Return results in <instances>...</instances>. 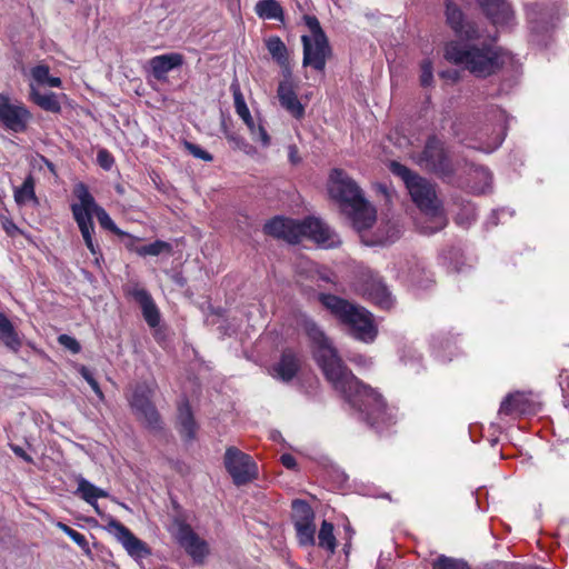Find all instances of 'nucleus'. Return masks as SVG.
<instances>
[{
	"label": "nucleus",
	"mask_w": 569,
	"mask_h": 569,
	"mask_svg": "<svg viewBox=\"0 0 569 569\" xmlns=\"http://www.w3.org/2000/svg\"><path fill=\"white\" fill-rule=\"evenodd\" d=\"M302 328L313 343V358L332 388L357 409L372 427L390 422L382 396L359 380L343 363L338 350L320 327L311 319H303Z\"/></svg>",
	"instance_id": "f257e3e1"
},
{
	"label": "nucleus",
	"mask_w": 569,
	"mask_h": 569,
	"mask_svg": "<svg viewBox=\"0 0 569 569\" xmlns=\"http://www.w3.org/2000/svg\"><path fill=\"white\" fill-rule=\"evenodd\" d=\"M302 328L313 343V358L332 388L357 409L372 427L390 422L382 396L359 380L343 363L338 350L320 327L311 319H303Z\"/></svg>",
	"instance_id": "f03ea898"
},
{
	"label": "nucleus",
	"mask_w": 569,
	"mask_h": 569,
	"mask_svg": "<svg viewBox=\"0 0 569 569\" xmlns=\"http://www.w3.org/2000/svg\"><path fill=\"white\" fill-rule=\"evenodd\" d=\"M328 192L339 202L358 231L370 228L377 218L376 209L365 199L357 182L343 170L332 169L328 179Z\"/></svg>",
	"instance_id": "7ed1b4c3"
},
{
	"label": "nucleus",
	"mask_w": 569,
	"mask_h": 569,
	"mask_svg": "<svg viewBox=\"0 0 569 569\" xmlns=\"http://www.w3.org/2000/svg\"><path fill=\"white\" fill-rule=\"evenodd\" d=\"M73 194L77 198V202L71 204L73 219L77 222L87 248L96 257V262L99 263V260L102 256L99 244L93 240V216L97 217L100 226L103 229L114 233H119V230L108 212L96 202L94 198L89 192V189L84 183H77L73 188Z\"/></svg>",
	"instance_id": "20e7f679"
},
{
	"label": "nucleus",
	"mask_w": 569,
	"mask_h": 569,
	"mask_svg": "<svg viewBox=\"0 0 569 569\" xmlns=\"http://www.w3.org/2000/svg\"><path fill=\"white\" fill-rule=\"evenodd\" d=\"M391 172L405 182L413 203L426 216L432 219L433 226L427 227L425 232L432 233L441 230L446 223V217L438 199L436 187L426 178L411 172L403 164L392 161L389 166Z\"/></svg>",
	"instance_id": "39448f33"
},
{
	"label": "nucleus",
	"mask_w": 569,
	"mask_h": 569,
	"mask_svg": "<svg viewBox=\"0 0 569 569\" xmlns=\"http://www.w3.org/2000/svg\"><path fill=\"white\" fill-rule=\"evenodd\" d=\"M263 230L267 234L297 243L302 237H308L325 248H335L341 243L339 236L325 222L316 218H308L302 222L291 219L273 218L268 221Z\"/></svg>",
	"instance_id": "423d86ee"
},
{
	"label": "nucleus",
	"mask_w": 569,
	"mask_h": 569,
	"mask_svg": "<svg viewBox=\"0 0 569 569\" xmlns=\"http://www.w3.org/2000/svg\"><path fill=\"white\" fill-rule=\"evenodd\" d=\"M319 300L335 318L348 328L349 333L355 339L365 343L375 341L378 328L372 315L363 307L328 293H320Z\"/></svg>",
	"instance_id": "0eeeda50"
},
{
	"label": "nucleus",
	"mask_w": 569,
	"mask_h": 569,
	"mask_svg": "<svg viewBox=\"0 0 569 569\" xmlns=\"http://www.w3.org/2000/svg\"><path fill=\"white\" fill-rule=\"evenodd\" d=\"M445 57L455 64H461L472 74L479 78L488 77L497 72L501 67L500 56L497 50L487 43L480 47L450 42L446 47Z\"/></svg>",
	"instance_id": "6e6552de"
},
{
	"label": "nucleus",
	"mask_w": 569,
	"mask_h": 569,
	"mask_svg": "<svg viewBox=\"0 0 569 569\" xmlns=\"http://www.w3.org/2000/svg\"><path fill=\"white\" fill-rule=\"evenodd\" d=\"M307 26L311 31V36H302L301 38L303 43V66H311L313 69L322 71L331 53L328 39L317 18L307 17Z\"/></svg>",
	"instance_id": "1a4fd4ad"
},
{
	"label": "nucleus",
	"mask_w": 569,
	"mask_h": 569,
	"mask_svg": "<svg viewBox=\"0 0 569 569\" xmlns=\"http://www.w3.org/2000/svg\"><path fill=\"white\" fill-rule=\"evenodd\" d=\"M31 112L21 101H13L8 94L0 93V124L12 132L20 133L28 129Z\"/></svg>",
	"instance_id": "9d476101"
},
{
	"label": "nucleus",
	"mask_w": 569,
	"mask_h": 569,
	"mask_svg": "<svg viewBox=\"0 0 569 569\" xmlns=\"http://www.w3.org/2000/svg\"><path fill=\"white\" fill-rule=\"evenodd\" d=\"M224 466L237 486L248 483L258 476L257 465L252 458L236 447L227 448Z\"/></svg>",
	"instance_id": "9b49d317"
},
{
	"label": "nucleus",
	"mask_w": 569,
	"mask_h": 569,
	"mask_svg": "<svg viewBox=\"0 0 569 569\" xmlns=\"http://www.w3.org/2000/svg\"><path fill=\"white\" fill-rule=\"evenodd\" d=\"M152 390L144 385L134 388L129 398L130 406L139 420L149 428L157 429L160 427V416L151 402Z\"/></svg>",
	"instance_id": "f8f14e48"
},
{
	"label": "nucleus",
	"mask_w": 569,
	"mask_h": 569,
	"mask_svg": "<svg viewBox=\"0 0 569 569\" xmlns=\"http://www.w3.org/2000/svg\"><path fill=\"white\" fill-rule=\"evenodd\" d=\"M419 164L427 170L443 176L452 172L451 162L443 149V144L436 138H430L427 141L419 158Z\"/></svg>",
	"instance_id": "ddd939ff"
},
{
	"label": "nucleus",
	"mask_w": 569,
	"mask_h": 569,
	"mask_svg": "<svg viewBox=\"0 0 569 569\" xmlns=\"http://www.w3.org/2000/svg\"><path fill=\"white\" fill-rule=\"evenodd\" d=\"M108 530L113 533L126 551L136 559L146 558L151 555L146 542L137 538L124 525L116 519L108 522Z\"/></svg>",
	"instance_id": "4468645a"
},
{
	"label": "nucleus",
	"mask_w": 569,
	"mask_h": 569,
	"mask_svg": "<svg viewBox=\"0 0 569 569\" xmlns=\"http://www.w3.org/2000/svg\"><path fill=\"white\" fill-rule=\"evenodd\" d=\"M177 539L194 561L202 562L209 552L207 542L187 523H179Z\"/></svg>",
	"instance_id": "2eb2a0df"
},
{
	"label": "nucleus",
	"mask_w": 569,
	"mask_h": 569,
	"mask_svg": "<svg viewBox=\"0 0 569 569\" xmlns=\"http://www.w3.org/2000/svg\"><path fill=\"white\" fill-rule=\"evenodd\" d=\"M127 292L140 305L146 322L151 328L158 327L160 323V312L151 295L138 283L129 287Z\"/></svg>",
	"instance_id": "dca6fc26"
},
{
	"label": "nucleus",
	"mask_w": 569,
	"mask_h": 569,
	"mask_svg": "<svg viewBox=\"0 0 569 569\" xmlns=\"http://www.w3.org/2000/svg\"><path fill=\"white\" fill-rule=\"evenodd\" d=\"M183 63L184 57L178 52L156 56L149 60L151 73L157 80H164L168 72L181 67Z\"/></svg>",
	"instance_id": "f3484780"
},
{
	"label": "nucleus",
	"mask_w": 569,
	"mask_h": 569,
	"mask_svg": "<svg viewBox=\"0 0 569 569\" xmlns=\"http://www.w3.org/2000/svg\"><path fill=\"white\" fill-rule=\"evenodd\" d=\"M300 358L292 349H284L280 360L272 367L273 376L282 381L292 380L300 369Z\"/></svg>",
	"instance_id": "a211bd4d"
},
{
	"label": "nucleus",
	"mask_w": 569,
	"mask_h": 569,
	"mask_svg": "<svg viewBox=\"0 0 569 569\" xmlns=\"http://www.w3.org/2000/svg\"><path fill=\"white\" fill-rule=\"evenodd\" d=\"M446 17L448 24L460 36L467 39L478 38V31L469 23H465L463 13L453 0L446 1Z\"/></svg>",
	"instance_id": "6ab92c4d"
},
{
	"label": "nucleus",
	"mask_w": 569,
	"mask_h": 569,
	"mask_svg": "<svg viewBox=\"0 0 569 569\" xmlns=\"http://www.w3.org/2000/svg\"><path fill=\"white\" fill-rule=\"evenodd\" d=\"M278 99L281 107L290 112L295 118L299 119L305 113V108L299 101L293 84L289 80L281 81L277 90Z\"/></svg>",
	"instance_id": "aec40b11"
},
{
	"label": "nucleus",
	"mask_w": 569,
	"mask_h": 569,
	"mask_svg": "<svg viewBox=\"0 0 569 569\" xmlns=\"http://www.w3.org/2000/svg\"><path fill=\"white\" fill-rule=\"evenodd\" d=\"M177 427L184 439L191 440L196 437L198 425L187 401H182L178 406Z\"/></svg>",
	"instance_id": "412c9836"
},
{
	"label": "nucleus",
	"mask_w": 569,
	"mask_h": 569,
	"mask_svg": "<svg viewBox=\"0 0 569 569\" xmlns=\"http://www.w3.org/2000/svg\"><path fill=\"white\" fill-rule=\"evenodd\" d=\"M365 293L382 309H389L392 306L390 292L379 278H371L366 283Z\"/></svg>",
	"instance_id": "4be33fe9"
},
{
	"label": "nucleus",
	"mask_w": 569,
	"mask_h": 569,
	"mask_svg": "<svg viewBox=\"0 0 569 569\" xmlns=\"http://www.w3.org/2000/svg\"><path fill=\"white\" fill-rule=\"evenodd\" d=\"M30 77L29 90H31V86L38 89L40 87L60 88L62 86L61 79L59 77L50 76V68L44 63H39L32 67L30 69Z\"/></svg>",
	"instance_id": "5701e85b"
},
{
	"label": "nucleus",
	"mask_w": 569,
	"mask_h": 569,
	"mask_svg": "<svg viewBox=\"0 0 569 569\" xmlns=\"http://www.w3.org/2000/svg\"><path fill=\"white\" fill-rule=\"evenodd\" d=\"M29 100L47 112H61L59 96L54 92L43 93L40 91V89L33 88V86H31V90H29Z\"/></svg>",
	"instance_id": "b1692460"
},
{
	"label": "nucleus",
	"mask_w": 569,
	"mask_h": 569,
	"mask_svg": "<svg viewBox=\"0 0 569 569\" xmlns=\"http://www.w3.org/2000/svg\"><path fill=\"white\" fill-rule=\"evenodd\" d=\"M0 341L11 351L18 352L22 340L9 318L0 312Z\"/></svg>",
	"instance_id": "393cba45"
},
{
	"label": "nucleus",
	"mask_w": 569,
	"mask_h": 569,
	"mask_svg": "<svg viewBox=\"0 0 569 569\" xmlns=\"http://www.w3.org/2000/svg\"><path fill=\"white\" fill-rule=\"evenodd\" d=\"M77 495H79L86 502L90 503L98 513L100 511L97 499L108 497V493L104 490L96 487L84 478H80L78 480Z\"/></svg>",
	"instance_id": "a878e982"
},
{
	"label": "nucleus",
	"mask_w": 569,
	"mask_h": 569,
	"mask_svg": "<svg viewBox=\"0 0 569 569\" xmlns=\"http://www.w3.org/2000/svg\"><path fill=\"white\" fill-rule=\"evenodd\" d=\"M266 47L271 54L272 59L279 66L287 68L289 64V54L286 44L279 37H270L266 40Z\"/></svg>",
	"instance_id": "bb28decb"
},
{
	"label": "nucleus",
	"mask_w": 569,
	"mask_h": 569,
	"mask_svg": "<svg viewBox=\"0 0 569 569\" xmlns=\"http://www.w3.org/2000/svg\"><path fill=\"white\" fill-rule=\"evenodd\" d=\"M14 200L19 206H24L29 202L39 204V200L34 192V179L29 174L21 187L14 190Z\"/></svg>",
	"instance_id": "cd10ccee"
},
{
	"label": "nucleus",
	"mask_w": 569,
	"mask_h": 569,
	"mask_svg": "<svg viewBox=\"0 0 569 569\" xmlns=\"http://www.w3.org/2000/svg\"><path fill=\"white\" fill-rule=\"evenodd\" d=\"M526 397L520 392H515L505 398L499 408V415L511 416L526 410Z\"/></svg>",
	"instance_id": "c85d7f7f"
},
{
	"label": "nucleus",
	"mask_w": 569,
	"mask_h": 569,
	"mask_svg": "<svg viewBox=\"0 0 569 569\" xmlns=\"http://www.w3.org/2000/svg\"><path fill=\"white\" fill-rule=\"evenodd\" d=\"M293 525L315 522V512L311 506L301 499H296L291 503Z\"/></svg>",
	"instance_id": "c756f323"
},
{
	"label": "nucleus",
	"mask_w": 569,
	"mask_h": 569,
	"mask_svg": "<svg viewBox=\"0 0 569 569\" xmlns=\"http://www.w3.org/2000/svg\"><path fill=\"white\" fill-rule=\"evenodd\" d=\"M256 13L262 19L282 20L283 11L276 0H261L257 2Z\"/></svg>",
	"instance_id": "7c9ffc66"
},
{
	"label": "nucleus",
	"mask_w": 569,
	"mask_h": 569,
	"mask_svg": "<svg viewBox=\"0 0 569 569\" xmlns=\"http://www.w3.org/2000/svg\"><path fill=\"white\" fill-rule=\"evenodd\" d=\"M318 545L320 548L328 550L333 553L337 547V540L333 535V525L327 520L321 522V527L318 533Z\"/></svg>",
	"instance_id": "2f4dec72"
},
{
	"label": "nucleus",
	"mask_w": 569,
	"mask_h": 569,
	"mask_svg": "<svg viewBox=\"0 0 569 569\" xmlns=\"http://www.w3.org/2000/svg\"><path fill=\"white\" fill-rule=\"evenodd\" d=\"M171 250V244L162 240H157L150 244L141 246L134 249V251L141 257L159 256L163 252L170 253Z\"/></svg>",
	"instance_id": "473e14b6"
},
{
	"label": "nucleus",
	"mask_w": 569,
	"mask_h": 569,
	"mask_svg": "<svg viewBox=\"0 0 569 569\" xmlns=\"http://www.w3.org/2000/svg\"><path fill=\"white\" fill-rule=\"evenodd\" d=\"M295 528H296L297 537H298L300 545H302V546L315 545V533H316L315 522L295 525Z\"/></svg>",
	"instance_id": "72a5a7b5"
},
{
	"label": "nucleus",
	"mask_w": 569,
	"mask_h": 569,
	"mask_svg": "<svg viewBox=\"0 0 569 569\" xmlns=\"http://www.w3.org/2000/svg\"><path fill=\"white\" fill-rule=\"evenodd\" d=\"M432 569H469L467 562L440 556L432 565Z\"/></svg>",
	"instance_id": "f704fd0d"
},
{
	"label": "nucleus",
	"mask_w": 569,
	"mask_h": 569,
	"mask_svg": "<svg viewBox=\"0 0 569 569\" xmlns=\"http://www.w3.org/2000/svg\"><path fill=\"white\" fill-rule=\"evenodd\" d=\"M231 91H232V94H233V100H234V109H236V112L239 117L241 116H244V117H249V108L247 107V103L244 101V98H243V94L240 90V87L239 84H231Z\"/></svg>",
	"instance_id": "c9c22d12"
},
{
	"label": "nucleus",
	"mask_w": 569,
	"mask_h": 569,
	"mask_svg": "<svg viewBox=\"0 0 569 569\" xmlns=\"http://www.w3.org/2000/svg\"><path fill=\"white\" fill-rule=\"evenodd\" d=\"M184 149L192 154L194 158L201 159L206 162H211L213 157L208 151L203 150L200 146L194 144L190 141H183Z\"/></svg>",
	"instance_id": "e433bc0d"
},
{
	"label": "nucleus",
	"mask_w": 569,
	"mask_h": 569,
	"mask_svg": "<svg viewBox=\"0 0 569 569\" xmlns=\"http://www.w3.org/2000/svg\"><path fill=\"white\" fill-rule=\"evenodd\" d=\"M420 83L423 87H428L432 83L433 74H432V64L429 60H423L420 64Z\"/></svg>",
	"instance_id": "4c0bfd02"
},
{
	"label": "nucleus",
	"mask_w": 569,
	"mask_h": 569,
	"mask_svg": "<svg viewBox=\"0 0 569 569\" xmlns=\"http://www.w3.org/2000/svg\"><path fill=\"white\" fill-rule=\"evenodd\" d=\"M58 341L61 346H63L74 355L79 353L81 350V346L78 342V340L69 335H60L58 337Z\"/></svg>",
	"instance_id": "58836bf2"
},
{
	"label": "nucleus",
	"mask_w": 569,
	"mask_h": 569,
	"mask_svg": "<svg viewBox=\"0 0 569 569\" xmlns=\"http://www.w3.org/2000/svg\"><path fill=\"white\" fill-rule=\"evenodd\" d=\"M250 133H251L252 140H254L257 142H260L263 147L269 146L270 137L267 133V131L263 128V126H261L260 123H258V124L256 123L254 124V132H250Z\"/></svg>",
	"instance_id": "ea45409f"
},
{
	"label": "nucleus",
	"mask_w": 569,
	"mask_h": 569,
	"mask_svg": "<svg viewBox=\"0 0 569 569\" xmlns=\"http://www.w3.org/2000/svg\"><path fill=\"white\" fill-rule=\"evenodd\" d=\"M0 222H1L3 230L6 231V233L9 237L14 238L18 234H22V231L17 227V224L11 219H9L4 216H1Z\"/></svg>",
	"instance_id": "a19ab883"
},
{
	"label": "nucleus",
	"mask_w": 569,
	"mask_h": 569,
	"mask_svg": "<svg viewBox=\"0 0 569 569\" xmlns=\"http://www.w3.org/2000/svg\"><path fill=\"white\" fill-rule=\"evenodd\" d=\"M80 373L81 376L84 378V380L90 385V387L92 388V390L94 391V393L100 398V399H103V392L102 390L100 389L99 387V383L97 382V380L93 378V376L91 375V372L86 368V367H82L80 369Z\"/></svg>",
	"instance_id": "79ce46f5"
},
{
	"label": "nucleus",
	"mask_w": 569,
	"mask_h": 569,
	"mask_svg": "<svg viewBox=\"0 0 569 569\" xmlns=\"http://www.w3.org/2000/svg\"><path fill=\"white\" fill-rule=\"evenodd\" d=\"M316 280L318 282L336 284L337 283V276L331 270L322 268V269L317 270V272H316Z\"/></svg>",
	"instance_id": "37998d69"
},
{
	"label": "nucleus",
	"mask_w": 569,
	"mask_h": 569,
	"mask_svg": "<svg viewBox=\"0 0 569 569\" xmlns=\"http://www.w3.org/2000/svg\"><path fill=\"white\" fill-rule=\"evenodd\" d=\"M349 360L358 367L370 368L372 366V359L365 355H353Z\"/></svg>",
	"instance_id": "c03bdc74"
},
{
	"label": "nucleus",
	"mask_w": 569,
	"mask_h": 569,
	"mask_svg": "<svg viewBox=\"0 0 569 569\" xmlns=\"http://www.w3.org/2000/svg\"><path fill=\"white\" fill-rule=\"evenodd\" d=\"M81 549L89 551V543L86 539V537L73 529L71 531V535L69 536Z\"/></svg>",
	"instance_id": "a18cd8bd"
},
{
	"label": "nucleus",
	"mask_w": 569,
	"mask_h": 569,
	"mask_svg": "<svg viewBox=\"0 0 569 569\" xmlns=\"http://www.w3.org/2000/svg\"><path fill=\"white\" fill-rule=\"evenodd\" d=\"M399 236V229L393 224L392 227H390L388 229V232L385 237H380L377 242L378 243H387V242H391L393 241L395 239H397Z\"/></svg>",
	"instance_id": "49530a36"
},
{
	"label": "nucleus",
	"mask_w": 569,
	"mask_h": 569,
	"mask_svg": "<svg viewBox=\"0 0 569 569\" xmlns=\"http://www.w3.org/2000/svg\"><path fill=\"white\" fill-rule=\"evenodd\" d=\"M280 461L287 469H296L297 467V460L290 453H283L280 458Z\"/></svg>",
	"instance_id": "de8ad7c7"
},
{
	"label": "nucleus",
	"mask_w": 569,
	"mask_h": 569,
	"mask_svg": "<svg viewBox=\"0 0 569 569\" xmlns=\"http://www.w3.org/2000/svg\"><path fill=\"white\" fill-rule=\"evenodd\" d=\"M98 160L101 167H103L104 169H109L111 167L112 161L110 160L109 153L107 151H100L98 153Z\"/></svg>",
	"instance_id": "09e8293b"
},
{
	"label": "nucleus",
	"mask_w": 569,
	"mask_h": 569,
	"mask_svg": "<svg viewBox=\"0 0 569 569\" xmlns=\"http://www.w3.org/2000/svg\"><path fill=\"white\" fill-rule=\"evenodd\" d=\"M12 450H13V452H14L18 457L22 458L24 461H27V462H29V463H32V462H33L32 457H31V456H29V455H28V453H27V452H26L21 447H19V446H14V447H12Z\"/></svg>",
	"instance_id": "8fccbe9b"
},
{
	"label": "nucleus",
	"mask_w": 569,
	"mask_h": 569,
	"mask_svg": "<svg viewBox=\"0 0 569 569\" xmlns=\"http://www.w3.org/2000/svg\"><path fill=\"white\" fill-rule=\"evenodd\" d=\"M240 118L247 124L249 131L250 132H254V124H256V122H254L253 118L251 117V114L249 113V117L241 116Z\"/></svg>",
	"instance_id": "3c124183"
},
{
	"label": "nucleus",
	"mask_w": 569,
	"mask_h": 569,
	"mask_svg": "<svg viewBox=\"0 0 569 569\" xmlns=\"http://www.w3.org/2000/svg\"><path fill=\"white\" fill-rule=\"evenodd\" d=\"M240 118L247 124L249 131L250 132H254V124H256V122H254L253 118L251 117V114L249 113V117L241 116Z\"/></svg>",
	"instance_id": "603ef678"
},
{
	"label": "nucleus",
	"mask_w": 569,
	"mask_h": 569,
	"mask_svg": "<svg viewBox=\"0 0 569 569\" xmlns=\"http://www.w3.org/2000/svg\"><path fill=\"white\" fill-rule=\"evenodd\" d=\"M501 142H502V137L499 136L495 139V141L491 144L487 146L483 150L486 152H491L495 149H497L501 144Z\"/></svg>",
	"instance_id": "864d4df0"
},
{
	"label": "nucleus",
	"mask_w": 569,
	"mask_h": 569,
	"mask_svg": "<svg viewBox=\"0 0 569 569\" xmlns=\"http://www.w3.org/2000/svg\"><path fill=\"white\" fill-rule=\"evenodd\" d=\"M60 530H62L66 535L70 536L71 535V531H73V529L71 527H69L68 525L63 523V522H57L56 525Z\"/></svg>",
	"instance_id": "5fc2aeb1"
}]
</instances>
